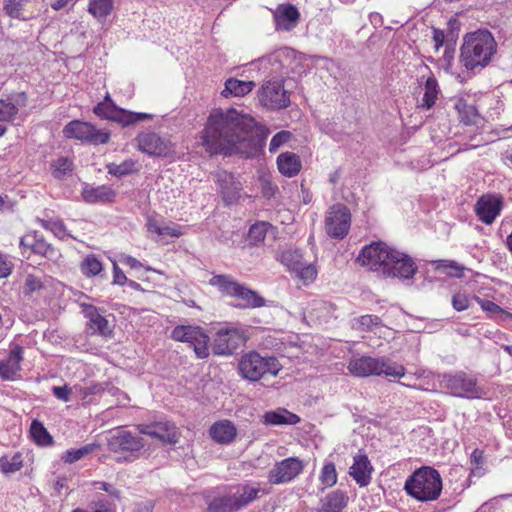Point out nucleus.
I'll return each mask as SVG.
<instances>
[{
	"instance_id": "obj_1",
	"label": "nucleus",
	"mask_w": 512,
	"mask_h": 512,
	"mask_svg": "<svg viewBox=\"0 0 512 512\" xmlns=\"http://www.w3.org/2000/svg\"><path fill=\"white\" fill-rule=\"evenodd\" d=\"M269 129L234 108L214 109L202 131L203 145L211 155L257 152L265 143Z\"/></svg>"
},
{
	"instance_id": "obj_2",
	"label": "nucleus",
	"mask_w": 512,
	"mask_h": 512,
	"mask_svg": "<svg viewBox=\"0 0 512 512\" xmlns=\"http://www.w3.org/2000/svg\"><path fill=\"white\" fill-rule=\"evenodd\" d=\"M460 62L467 70L482 69L496 52V42L488 30H478L464 36Z\"/></svg>"
},
{
	"instance_id": "obj_3",
	"label": "nucleus",
	"mask_w": 512,
	"mask_h": 512,
	"mask_svg": "<svg viewBox=\"0 0 512 512\" xmlns=\"http://www.w3.org/2000/svg\"><path fill=\"white\" fill-rule=\"evenodd\" d=\"M443 484L440 473L433 467L422 466L416 469L405 481L404 490L411 498L419 502L437 500Z\"/></svg>"
},
{
	"instance_id": "obj_4",
	"label": "nucleus",
	"mask_w": 512,
	"mask_h": 512,
	"mask_svg": "<svg viewBox=\"0 0 512 512\" xmlns=\"http://www.w3.org/2000/svg\"><path fill=\"white\" fill-rule=\"evenodd\" d=\"M349 372L357 377L385 376L398 379L405 375V367L386 357L361 356L353 358L347 366Z\"/></svg>"
},
{
	"instance_id": "obj_5",
	"label": "nucleus",
	"mask_w": 512,
	"mask_h": 512,
	"mask_svg": "<svg viewBox=\"0 0 512 512\" xmlns=\"http://www.w3.org/2000/svg\"><path fill=\"white\" fill-rule=\"evenodd\" d=\"M281 369L282 365L275 356H263L256 351L243 354L238 364L241 377L251 382L275 377Z\"/></svg>"
},
{
	"instance_id": "obj_6",
	"label": "nucleus",
	"mask_w": 512,
	"mask_h": 512,
	"mask_svg": "<svg viewBox=\"0 0 512 512\" xmlns=\"http://www.w3.org/2000/svg\"><path fill=\"white\" fill-rule=\"evenodd\" d=\"M107 446L109 451L122 455L117 459L119 462H133L141 457L145 441L131 431L118 430L110 436Z\"/></svg>"
},
{
	"instance_id": "obj_7",
	"label": "nucleus",
	"mask_w": 512,
	"mask_h": 512,
	"mask_svg": "<svg viewBox=\"0 0 512 512\" xmlns=\"http://www.w3.org/2000/svg\"><path fill=\"white\" fill-rule=\"evenodd\" d=\"M440 386L455 397L476 399L480 398L483 390L477 384V379L463 371L444 373L440 376Z\"/></svg>"
},
{
	"instance_id": "obj_8",
	"label": "nucleus",
	"mask_w": 512,
	"mask_h": 512,
	"mask_svg": "<svg viewBox=\"0 0 512 512\" xmlns=\"http://www.w3.org/2000/svg\"><path fill=\"white\" fill-rule=\"evenodd\" d=\"M93 112L98 117L117 122L123 127L134 125L152 117L147 113H137L120 108L113 102L109 94L104 97L102 102L94 107Z\"/></svg>"
},
{
	"instance_id": "obj_9",
	"label": "nucleus",
	"mask_w": 512,
	"mask_h": 512,
	"mask_svg": "<svg viewBox=\"0 0 512 512\" xmlns=\"http://www.w3.org/2000/svg\"><path fill=\"white\" fill-rule=\"evenodd\" d=\"M66 138L76 139L91 145L106 144L109 142L111 134L106 129H96L89 122L73 120L63 129Z\"/></svg>"
},
{
	"instance_id": "obj_10",
	"label": "nucleus",
	"mask_w": 512,
	"mask_h": 512,
	"mask_svg": "<svg viewBox=\"0 0 512 512\" xmlns=\"http://www.w3.org/2000/svg\"><path fill=\"white\" fill-rule=\"evenodd\" d=\"M172 338L176 341L189 343L199 359L209 356V336L199 326L179 325L172 330Z\"/></svg>"
},
{
	"instance_id": "obj_11",
	"label": "nucleus",
	"mask_w": 512,
	"mask_h": 512,
	"mask_svg": "<svg viewBox=\"0 0 512 512\" xmlns=\"http://www.w3.org/2000/svg\"><path fill=\"white\" fill-rule=\"evenodd\" d=\"M245 342L246 337L241 328L226 325L216 332L212 350L215 355L229 356L244 345Z\"/></svg>"
},
{
	"instance_id": "obj_12",
	"label": "nucleus",
	"mask_w": 512,
	"mask_h": 512,
	"mask_svg": "<svg viewBox=\"0 0 512 512\" xmlns=\"http://www.w3.org/2000/svg\"><path fill=\"white\" fill-rule=\"evenodd\" d=\"M304 468V461L298 457H288L277 461L268 471V483L271 485L290 483L303 472Z\"/></svg>"
},
{
	"instance_id": "obj_13",
	"label": "nucleus",
	"mask_w": 512,
	"mask_h": 512,
	"mask_svg": "<svg viewBox=\"0 0 512 512\" xmlns=\"http://www.w3.org/2000/svg\"><path fill=\"white\" fill-rule=\"evenodd\" d=\"M351 213L347 206L336 203L330 207L325 217V230L328 236L343 239L349 232Z\"/></svg>"
},
{
	"instance_id": "obj_14",
	"label": "nucleus",
	"mask_w": 512,
	"mask_h": 512,
	"mask_svg": "<svg viewBox=\"0 0 512 512\" xmlns=\"http://www.w3.org/2000/svg\"><path fill=\"white\" fill-rule=\"evenodd\" d=\"M260 104L271 110L284 109L290 104L288 92L284 89L283 79L267 81L258 91Z\"/></svg>"
},
{
	"instance_id": "obj_15",
	"label": "nucleus",
	"mask_w": 512,
	"mask_h": 512,
	"mask_svg": "<svg viewBox=\"0 0 512 512\" xmlns=\"http://www.w3.org/2000/svg\"><path fill=\"white\" fill-rule=\"evenodd\" d=\"M394 251L395 249L389 248L382 242H375L363 247L357 260L362 266H367L372 271L383 272Z\"/></svg>"
},
{
	"instance_id": "obj_16",
	"label": "nucleus",
	"mask_w": 512,
	"mask_h": 512,
	"mask_svg": "<svg viewBox=\"0 0 512 512\" xmlns=\"http://www.w3.org/2000/svg\"><path fill=\"white\" fill-rule=\"evenodd\" d=\"M19 246L22 256L26 258H29L31 254H35L55 261L60 256L59 251L36 231L28 232L22 236Z\"/></svg>"
},
{
	"instance_id": "obj_17",
	"label": "nucleus",
	"mask_w": 512,
	"mask_h": 512,
	"mask_svg": "<svg viewBox=\"0 0 512 512\" xmlns=\"http://www.w3.org/2000/svg\"><path fill=\"white\" fill-rule=\"evenodd\" d=\"M138 148L141 152L155 157H168L173 153L171 141L155 132H142L137 138Z\"/></svg>"
},
{
	"instance_id": "obj_18",
	"label": "nucleus",
	"mask_w": 512,
	"mask_h": 512,
	"mask_svg": "<svg viewBox=\"0 0 512 512\" xmlns=\"http://www.w3.org/2000/svg\"><path fill=\"white\" fill-rule=\"evenodd\" d=\"M296 57V51L291 48H281L259 59L260 66L269 69L270 74L283 77L289 73L290 64Z\"/></svg>"
},
{
	"instance_id": "obj_19",
	"label": "nucleus",
	"mask_w": 512,
	"mask_h": 512,
	"mask_svg": "<svg viewBox=\"0 0 512 512\" xmlns=\"http://www.w3.org/2000/svg\"><path fill=\"white\" fill-rule=\"evenodd\" d=\"M503 207L504 202L501 195L484 194L476 201L474 211L482 223L491 225L500 215Z\"/></svg>"
},
{
	"instance_id": "obj_20",
	"label": "nucleus",
	"mask_w": 512,
	"mask_h": 512,
	"mask_svg": "<svg viewBox=\"0 0 512 512\" xmlns=\"http://www.w3.org/2000/svg\"><path fill=\"white\" fill-rule=\"evenodd\" d=\"M391 256L392 257L388 262L387 267L384 268L382 273L387 276L400 278L402 280L412 279L418 270V267L413 259L410 256L397 250H395Z\"/></svg>"
},
{
	"instance_id": "obj_21",
	"label": "nucleus",
	"mask_w": 512,
	"mask_h": 512,
	"mask_svg": "<svg viewBox=\"0 0 512 512\" xmlns=\"http://www.w3.org/2000/svg\"><path fill=\"white\" fill-rule=\"evenodd\" d=\"M137 429L140 434L158 439L163 444L174 445L178 442L177 427L174 423L164 420L151 424H139Z\"/></svg>"
},
{
	"instance_id": "obj_22",
	"label": "nucleus",
	"mask_w": 512,
	"mask_h": 512,
	"mask_svg": "<svg viewBox=\"0 0 512 512\" xmlns=\"http://www.w3.org/2000/svg\"><path fill=\"white\" fill-rule=\"evenodd\" d=\"M215 178L219 193L221 194L225 205H232L236 203L240 198V191L242 190L240 181H238L232 173L224 170L218 171Z\"/></svg>"
},
{
	"instance_id": "obj_23",
	"label": "nucleus",
	"mask_w": 512,
	"mask_h": 512,
	"mask_svg": "<svg viewBox=\"0 0 512 512\" xmlns=\"http://www.w3.org/2000/svg\"><path fill=\"white\" fill-rule=\"evenodd\" d=\"M374 468L365 453H358L353 457V463L348 474L359 487H366L370 484Z\"/></svg>"
},
{
	"instance_id": "obj_24",
	"label": "nucleus",
	"mask_w": 512,
	"mask_h": 512,
	"mask_svg": "<svg viewBox=\"0 0 512 512\" xmlns=\"http://www.w3.org/2000/svg\"><path fill=\"white\" fill-rule=\"evenodd\" d=\"M23 347L13 345L6 359L0 361V377L6 381H13L19 375L21 370V361L23 360Z\"/></svg>"
},
{
	"instance_id": "obj_25",
	"label": "nucleus",
	"mask_w": 512,
	"mask_h": 512,
	"mask_svg": "<svg viewBox=\"0 0 512 512\" xmlns=\"http://www.w3.org/2000/svg\"><path fill=\"white\" fill-rule=\"evenodd\" d=\"M27 102L25 92L15 93L6 99H0V122H13L19 109L25 107Z\"/></svg>"
},
{
	"instance_id": "obj_26",
	"label": "nucleus",
	"mask_w": 512,
	"mask_h": 512,
	"mask_svg": "<svg viewBox=\"0 0 512 512\" xmlns=\"http://www.w3.org/2000/svg\"><path fill=\"white\" fill-rule=\"evenodd\" d=\"M349 496L346 491L336 489L319 500L316 512H342L348 505Z\"/></svg>"
},
{
	"instance_id": "obj_27",
	"label": "nucleus",
	"mask_w": 512,
	"mask_h": 512,
	"mask_svg": "<svg viewBox=\"0 0 512 512\" xmlns=\"http://www.w3.org/2000/svg\"><path fill=\"white\" fill-rule=\"evenodd\" d=\"M209 435L216 443L228 445L235 440L237 429L231 421L220 420L210 427Z\"/></svg>"
},
{
	"instance_id": "obj_28",
	"label": "nucleus",
	"mask_w": 512,
	"mask_h": 512,
	"mask_svg": "<svg viewBox=\"0 0 512 512\" xmlns=\"http://www.w3.org/2000/svg\"><path fill=\"white\" fill-rule=\"evenodd\" d=\"M82 198L86 203L93 204L97 202L110 203L113 202L116 196L115 191L107 186H90L86 184L82 189Z\"/></svg>"
},
{
	"instance_id": "obj_29",
	"label": "nucleus",
	"mask_w": 512,
	"mask_h": 512,
	"mask_svg": "<svg viewBox=\"0 0 512 512\" xmlns=\"http://www.w3.org/2000/svg\"><path fill=\"white\" fill-rule=\"evenodd\" d=\"M277 28L285 31L293 29L300 17L298 9L292 4L280 5L275 14Z\"/></svg>"
},
{
	"instance_id": "obj_30",
	"label": "nucleus",
	"mask_w": 512,
	"mask_h": 512,
	"mask_svg": "<svg viewBox=\"0 0 512 512\" xmlns=\"http://www.w3.org/2000/svg\"><path fill=\"white\" fill-rule=\"evenodd\" d=\"M85 317L88 321V333L108 336L111 334L108 321L102 316L98 309L92 305L85 308Z\"/></svg>"
},
{
	"instance_id": "obj_31",
	"label": "nucleus",
	"mask_w": 512,
	"mask_h": 512,
	"mask_svg": "<svg viewBox=\"0 0 512 512\" xmlns=\"http://www.w3.org/2000/svg\"><path fill=\"white\" fill-rule=\"evenodd\" d=\"M300 421L301 419L298 415L285 408L267 411L263 415L264 424L271 426L296 425Z\"/></svg>"
},
{
	"instance_id": "obj_32",
	"label": "nucleus",
	"mask_w": 512,
	"mask_h": 512,
	"mask_svg": "<svg viewBox=\"0 0 512 512\" xmlns=\"http://www.w3.org/2000/svg\"><path fill=\"white\" fill-rule=\"evenodd\" d=\"M233 297L241 301L237 305L239 308H260L265 304L262 296L242 284H239Z\"/></svg>"
},
{
	"instance_id": "obj_33",
	"label": "nucleus",
	"mask_w": 512,
	"mask_h": 512,
	"mask_svg": "<svg viewBox=\"0 0 512 512\" xmlns=\"http://www.w3.org/2000/svg\"><path fill=\"white\" fill-rule=\"evenodd\" d=\"M278 170L286 177H293L301 170L299 157L292 152L281 153L277 158Z\"/></svg>"
},
{
	"instance_id": "obj_34",
	"label": "nucleus",
	"mask_w": 512,
	"mask_h": 512,
	"mask_svg": "<svg viewBox=\"0 0 512 512\" xmlns=\"http://www.w3.org/2000/svg\"><path fill=\"white\" fill-rule=\"evenodd\" d=\"M254 87L255 82L253 81H243L236 78H229L225 81V87L221 94L226 98L230 96L243 97L250 93Z\"/></svg>"
},
{
	"instance_id": "obj_35",
	"label": "nucleus",
	"mask_w": 512,
	"mask_h": 512,
	"mask_svg": "<svg viewBox=\"0 0 512 512\" xmlns=\"http://www.w3.org/2000/svg\"><path fill=\"white\" fill-rule=\"evenodd\" d=\"M209 512H238L236 499L233 494L220 495L208 502Z\"/></svg>"
},
{
	"instance_id": "obj_36",
	"label": "nucleus",
	"mask_w": 512,
	"mask_h": 512,
	"mask_svg": "<svg viewBox=\"0 0 512 512\" xmlns=\"http://www.w3.org/2000/svg\"><path fill=\"white\" fill-rule=\"evenodd\" d=\"M209 284L213 287H217L221 293L233 297L240 283L231 275L219 274L212 276L209 279Z\"/></svg>"
},
{
	"instance_id": "obj_37",
	"label": "nucleus",
	"mask_w": 512,
	"mask_h": 512,
	"mask_svg": "<svg viewBox=\"0 0 512 512\" xmlns=\"http://www.w3.org/2000/svg\"><path fill=\"white\" fill-rule=\"evenodd\" d=\"M114 8L113 0H89L88 12L100 23H103Z\"/></svg>"
},
{
	"instance_id": "obj_38",
	"label": "nucleus",
	"mask_w": 512,
	"mask_h": 512,
	"mask_svg": "<svg viewBox=\"0 0 512 512\" xmlns=\"http://www.w3.org/2000/svg\"><path fill=\"white\" fill-rule=\"evenodd\" d=\"M30 434L38 446L46 447L52 445L54 442L53 437L50 435L43 423L37 419L33 420L30 425Z\"/></svg>"
},
{
	"instance_id": "obj_39",
	"label": "nucleus",
	"mask_w": 512,
	"mask_h": 512,
	"mask_svg": "<svg viewBox=\"0 0 512 512\" xmlns=\"http://www.w3.org/2000/svg\"><path fill=\"white\" fill-rule=\"evenodd\" d=\"M262 490L260 488L244 485L237 493H233L238 510H242L251 504L253 501L259 498V493Z\"/></svg>"
},
{
	"instance_id": "obj_40",
	"label": "nucleus",
	"mask_w": 512,
	"mask_h": 512,
	"mask_svg": "<svg viewBox=\"0 0 512 512\" xmlns=\"http://www.w3.org/2000/svg\"><path fill=\"white\" fill-rule=\"evenodd\" d=\"M438 83L434 76H430L427 78L424 85V95L422 98L421 106L426 109H431L438 97Z\"/></svg>"
},
{
	"instance_id": "obj_41",
	"label": "nucleus",
	"mask_w": 512,
	"mask_h": 512,
	"mask_svg": "<svg viewBox=\"0 0 512 512\" xmlns=\"http://www.w3.org/2000/svg\"><path fill=\"white\" fill-rule=\"evenodd\" d=\"M338 480V473L334 462L326 460L321 468L319 481L323 484L322 491L333 487Z\"/></svg>"
},
{
	"instance_id": "obj_42",
	"label": "nucleus",
	"mask_w": 512,
	"mask_h": 512,
	"mask_svg": "<svg viewBox=\"0 0 512 512\" xmlns=\"http://www.w3.org/2000/svg\"><path fill=\"white\" fill-rule=\"evenodd\" d=\"M52 175L55 179H66L73 170V163L67 157H60L51 163Z\"/></svg>"
},
{
	"instance_id": "obj_43",
	"label": "nucleus",
	"mask_w": 512,
	"mask_h": 512,
	"mask_svg": "<svg viewBox=\"0 0 512 512\" xmlns=\"http://www.w3.org/2000/svg\"><path fill=\"white\" fill-rule=\"evenodd\" d=\"M136 161L132 159H127L120 164L109 163L106 165L107 172L110 175L121 178L123 176L132 174L137 171Z\"/></svg>"
},
{
	"instance_id": "obj_44",
	"label": "nucleus",
	"mask_w": 512,
	"mask_h": 512,
	"mask_svg": "<svg viewBox=\"0 0 512 512\" xmlns=\"http://www.w3.org/2000/svg\"><path fill=\"white\" fill-rule=\"evenodd\" d=\"M23 466V457L20 452L15 453L12 457L4 455L0 458V471L4 474H11L19 471Z\"/></svg>"
},
{
	"instance_id": "obj_45",
	"label": "nucleus",
	"mask_w": 512,
	"mask_h": 512,
	"mask_svg": "<svg viewBox=\"0 0 512 512\" xmlns=\"http://www.w3.org/2000/svg\"><path fill=\"white\" fill-rule=\"evenodd\" d=\"M98 448L97 444L91 443L85 446H82L78 449H69L62 456V460L65 463L72 464L78 460H81L85 456L93 453Z\"/></svg>"
},
{
	"instance_id": "obj_46",
	"label": "nucleus",
	"mask_w": 512,
	"mask_h": 512,
	"mask_svg": "<svg viewBox=\"0 0 512 512\" xmlns=\"http://www.w3.org/2000/svg\"><path fill=\"white\" fill-rule=\"evenodd\" d=\"M80 270L87 277H94L103 270L101 261L94 255H87L80 264Z\"/></svg>"
},
{
	"instance_id": "obj_47",
	"label": "nucleus",
	"mask_w": 512,
	"mask_h": 512,
	"mask_svg": "<svg viewBox=\"0 0 512 512\" xmlns=\"http://www.w3.org/2000/svg\"><path fill=\"white\" fill-rule=\"evenodd\" d=\"M436 269L443 270L450 277L462 278L465 267L454 260H439L437 262Z\"/></svg>"
},
{
	"instance_id": "obj_48",
	"label": "nucleus",
	"mask_w": 512,
	"mask_h": 512,
	"mask_svg": "<svg viewBox=\"0 0 512 512\" xmlns=\"http://www.w3.org/2000/svg\"><path fill=\"white\" fill-rule=\"evenodd\" d=\"M279 260L290 271L295 272L302 263V255L298 250H286L280 254Z\"/></svg>"
},
{
	"instance_id": "obj_49",
	"label": "nucleus",
	"mask_w": 512,
	"mask_h": 512,
	"mask_svg": "<svg viewBox=\"0 0 512 512\" xmlns=\"http://www.w3.org/2000/svg\"><path fill=\"white\" fill-rule=\"evenodd\" d=\"M269 224L267 222H258L252 225L248 232V240L253 245L262 243L268 232Z\"/></svg>"
},
{
	"instance_id": "obj_50",
	"label": "nucleus",
	"mask_w": 512,
	"mask_h": 512,
	"mask_svg": "<svg viewBox=\"0 0 512 512\" xmlns=\"http://www.w3.org/2000/svg\"><path fill=\"white\" fill-rule=\"evenodd\" d=\"M27 0H3V11L11 18L21 19Z\"/></svg>"
},
{
	"instance_id": "obj_51",
	"label": "nucleus",
	"mask_w": 512,
	"mask_h": 512,
	"mask_svg": "<svg viewBox=\"0 0 512 512\" xmlns=\"http://www.w3.org/2000/svg\"><path fill=\"white\" fill-rule=\"evenodd\" d=\"M294 273L304 284L313 282L317 276L316 268L312 264H304L303 262Z\"/></svg>"
},
{
	"instance_id": "obj_52",
	"label": "nucleus",
	"mask_w": 512,
	"mask_h": 512,
	"mask_svg": "<svg viewBox=\"0 0 512 512\" xmlns=\"http://www.w3.org/2000/svg\"><path fill=\"white\" fill-rule=\"evenodd\" d=\"M456 108L458 109L460 117H461V121L464 124L470 125L475 122V118L477 116V111L474 106L459 102L456 105Z\"/></svg>"
},
{
	"instance_id": "obj_53",
	"label": "nucleus",
	"mask_w": 512,
	"mask_h": 512,
	"mask_svg": "<svg viewBox=\"0 0 512 512\" xmlns=\"http://www.w3.org/2000/svg\"><path fill=\"white\" fill-rule=\"evenodd\" d=\"M473 296H469L465 292H457L452 296V306L456 311H464L469 308Z\"/></svg>"
},
{
	"instance_id": "obj_54",
	"label": "nucleus",
	"mask_w": 512,
	"mask_h": 512,
	"mask_svg": "<svg viewBox=\"0 0 512 512\" xmlns=\"http://www.w3.org/2000/svg\"><path fill=\"white\" fill-rule=\"evenodd\" d=\"M292 134L291 132L289 131H286V130H282L278 133H276L271 141H270V144H269V151L271 153H275L277 152V150L284 144L286 143L287 141L290 140Z\"/></svg>"
},
{
	"instance_id": "obj_55",
	"label": "nucleus",
	"mask_w": 512,
	"mask_h": 512,
	"mask_svg": "<svg viewBox=\"0 0 512 512\" xmlns=\"http://www.w3.org/2000/svg\"><path fill=\"white\" fill-rule=\"evenodd\" d=\"M473 298L481 306V308L488 313L497 314L503 312V309L493 301L484 300L475 295Z\"/></svg>"
},
{
	"instance_id": "obj_56",
	"label": "nucleus",
	"mask_w": 512,
	"mask_h": 512,
	"mask_svg": "<svg viewBox=\"0 0 512 512\" xmlns=\"http://www.w3.org/2000/svg\"><path fill=\"white\" fill-rule=\"evenodd\" d=\"M95 489L103 490L108 493L111 497L119 499L121 496V492L119 489L114 487L112 484L104 482V481H95L93 483Z\"/></svg>"
},
{
	"instance_id": "obj_57",
	"label": "nucleus",
	"mask_w": 512,
	"mask_h": 512,
	"mask_svg": "<svg viewBox=\"0 0 512 512\" xmlns=\"http://www.w3.org/2000/svg\"><path fill=\"white\" fill-rule=\"evenodd\" d=\"M52 393L57 399L63 402L70 401L71 389L68 388L67 385L52 387Z\"/></svg>"
},
{
	"instance_id": "obj_58",
	"label": "nucleus",
	"mask_w": 512,
	"mask_h": 512,
	"mask_svg": "<svg viewBox=\"0 0 512 512\" xmlns=\"http://www.w3.org/2000/svg\"><path fill=\"white\" fill-rule=\"evenodd\" d=\"M128 278L119 268L116 262H113V284L123 286L128 282Z\"/></svg>"
},
{
	"instance_id": "obj_59",
	"label": "nucleus",
	"mask_w": 512,
	"mask_h": 512,
	"mask_svg": "<svg viewBox=\"0 0 512 512\" xmlns=\"http://www.w3.org/2000/svg\"><path fill=\"white\" fill-rule=\"evenodd\" d=\"M12 272V264L7 257L0 253V279L8 277Z\"/></svg>"
},
{
	"instance_id": "obj_60",
	"label": "nucleus",
	"mask_w": 512,
	"mask_h": 512,
	"mask_svg": "<svg viewBox=\"0 0 512 512\" xmlns=\"http://www.w3.org/2000/svg\"><path fill=\"white\" fill-rule=\"evenodd\" d=\"M42 288L40 279L33 275H28L25 280V289L27 292H34Z\"/></svg>"
},
{
	"instance_id": "obj_61",
	"label": "nucleus",
	"mask_w": 512,
	"mask_h": 512,
	"mask_svg": "<svg viewBox=\"0 0 512 512\" xmlns=\"http://www.w3.org/2000/svg\"><path fill=\"white\" fill-rule=\"evenodd\" d=\"M91 512H111V504L107 500L98 499L91 506Z\"/></svg>"
},
{
	"instance_id": "obj_62",
	"label": "nucleus",
	"mask_w": 512,
	"mask_h": 512,
	"mask_svg": "<svg viewBox=\"0 0 512 512\" xmlns=\"http://www.w3.org/2000/svg\"><path fill=\"white\" fill-rule=\"evenodd\" d=\"M157 234L178 238L181 236V231L177 227L163 226L162 229L157 230Z\"/></svg>"
},
{
	"instance_id": "obj_63",
	"label": "nucleus",
	"mask_w": 512,
	"mask_h": 512,
	"mask_svg": "<svg viewBox=\"0 0 512 512\" xmlns=\"http://www.w3.org/2000/svg\"><path fill=\"white\" fill-rule=\"evenodd\" d=\"M445 37L446 36L443 30L438 28L433 29V41L435 43L436 51H438L443 46Z\"/></svg>"
},
{
	"instance_id": "obj_64",
	"label": "nucleus",
	"mask_w": 512,
	"mask_h": 512,
	"mask_svg": "<svg viewBox=\"0 0 512 512\" xmlns=\"http://www.w3.org/2000/svg\"><path fill=\"white\" fill-rule=\"evenodd\" d=\"M120 262L126 266H129L131 269H139L142 267V264L136 258L130 255H122Z\"/></svg>"
}]
</instances>
